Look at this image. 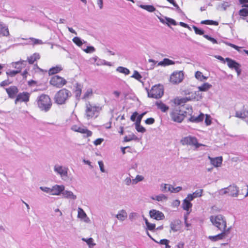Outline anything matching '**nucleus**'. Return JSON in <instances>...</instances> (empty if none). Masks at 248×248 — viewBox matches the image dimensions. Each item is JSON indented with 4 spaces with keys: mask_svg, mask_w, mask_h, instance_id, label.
<instances>
[{
    "mask_svg": "<svg viewBox=\"0 0 248 248\" xmlns=\"http://www.w3.org/2000/svg\"><path fill=\"white\" fill-rule=\"evenodd\" d=\"M38 108L42 111H48L52 106V101L50 97L46 94L40 95L36 100Z\"/></svg>",
    "mask_w": 248,
    "mask_h": 248,
    "instance_id": "obj_1",
    "label": "nucleus"
},
{
    "mask_svg": "<svg viewBox=\"0 0 248 248\" xmlns=\"http://www.w3.org/2000/svg\"><path fill=\"white\" fill-rule=\"evenodd\" d=\"M72 95L71 92L65 88H62L58 91L55 95L54 100L56 103L62 105Z\"/></svg>",
    "mask_w": 248,
    "mask_h": 248,
    "instance_id": "obj_2",
    "label": "nucleus"
},
{
    "mask_svg": "<svg viewBox=\"0 0 248 248\" xmlns=\"http://www.w3.org/2000/svg\"><path fill=\"white\" fill-rule=\"evenodd\" d=\"M171 119L174 122L181 123L186 116V112L183 111L179 108H173L170 113Z\"/></svg>",
    "mask_w": 248,
    "mask_h": 248,
    "instance_id": "obj_3",
    "label": "nucleus"
},
{
    "mask_svg": "<svg viewBox=\"0 0 248 248\" xmlns=\"http://www.w3.org/2000/svg\"><path fill=\"white\" fill-rule=\"evenodd\" d=\"M210 220L215 226L220 231H227V223L224 217L221 215L212 216Z\"/></svg>",
    "mask_w": 248,
    "mask_h": 248,
    "instance_id": "obj_4",
    "label": "nucleus"
},
{
    "mask_svg": "<svg viewBox=\"0 0 248 248\" xmlns=\"http://www.w3.org/2000/svg\"><path fill=\"white\" fill-rule=\"evenodd\" d=\"M147 93L149 97L159 99L164 94L163 86L160 84L155 85L148 91Z\"/></svg>",
    "mask_w": 248,
    "mask_h": 248,
    "instance_id": "obj_5",
    "label": "nucleus"
},
{
    "mask_svg": "<svg viewBox=\"0 0 248 248\" xmlns=\"http://www.w3.org/2000/svg\"><path fill=\"white\" fill-rule=\"evenodd\" d=\"M67 83V80L64 78L59 75L53 76L49 80L50 85L56 88H61Z\"/></svg>",
    "mask_w": 248,
    "mask_h": 248,
    "instance_id": "obj_6",
    "label": "nucleus"
},
{
    "mask_svg": "<svg viewBox=\"0 0 248 248\" xmlns=\"http://www.w3.org/2000/svg\"><path fill=\"white\" fill-rule=\"evenodd\" d=\"M101 109L99 106L91 104L90 102L86 104L85 114L88 119L93 118L96 113H98Z\"/></svg>",
    "mask_w": 248,
    "mask_h": 248,
    "instance_id": "obj_7",
    "label": "nucleus"
},
{
    "mask_svg": "<svg viewBox=\"0 0 248 248\" xmlns=\"http://www.w3.org/2000/svg\"><path fill=\"white\" fill-rule=\"evenodd\" d=\"M180 142L183 145L192 146H194L196 148L203 145L202 144L198 143V140L196 137L191 136L182 138L180 140Z\"/></svg>",
    "mask_w": 248,
    "mask_h": 248,
    "instance_id": "obj_8",
    "label": "nucleus"
},
{
    "mask_svg": "<svg viewBox=\"0 0 248 248\" xmlns=\"http://www.w3.org/2000/svg\"><path fill=\"white\" fill-rule=\"evenodd\" d=\"M184 77L183 71H175L170 75V80L173 84H178L183 81Z\"/></svg>",
    "mask_w": 248,
    "mask_h": 248,
    "instance_id": "obj_9",
    "label": "nucleus"
},
{
    "mask_svg": "<svg viewBox=\"0 0 248 248\" xmlns=\"http://www.w3.org/2000/svg\"><path fill=\"white\" fill-rule=\"evenodd\" d=\"M31 93L27 92H23L19 93L16 97L15 102L16 104L19 102L27 103L30 100Z\"/></svg>",
    "mask_w": 248,
    "mask_h": 248,
    "instance_id": "obj_10",
    "label": "nucleus"
},
{
    "mask_svg": "<svg viewBox=\"0 0 248 248\" xmlns=\"http://www.w3.org/2000/svg\"><path fill=\"white\" fill-rule=\"evenodd\" d=\"M223 194H227L229 196L236 197L238 194V187L235 185H230L227 188L223 189Z\"/></svg>",
    "mask_w": 248,
    "mask_h": 248,
    "instance_id": "obj_11",
    "label": "nucleus"
},
{
    "mask_svg": "<svg viewBox=\"0 0 248 248\" xmlns=\"http://www.w3.org/2000/svg\"><path fill=\"white\" fill-rule=\"evenodd\" d=\"M186 109L188 110V112L190 113V117L188 119V121L191 123H198L200 122H202L204 117V115L203 113H201L200 114L196 117L194 116L191 115V114L192 113V107H189L186 108Z\"/></svg>",
    "mask_w": 248,
    "mask_h": 248,
    "instance_id": "obj_12",
    "label": "nucleus"
},
{
    "mask_svg": "<svg viewBox=\"0 0 248 248\" xmlns=\"http://www.w3.org/2000/svg\"><path fill=\"white\" fill-rule=\"evenodd\" d=\"M226 61L227 62L228 66L230 68H234L237 73L238 75L240 74L241 71L240 65L238 63L229 58H226Z\"/></svg>",
    "mask_w": 248,
    "mask_h": 248,
    "instance_id": "obj_13",
    "label": "nucleus"
},
{
    "mask_svg": "<svg viewBox=\"0 0 248 248\" xmlns=\"http://www.w3.org/2000/svg\"><path fill=\"white\" fill-rule=\"evenodd\" d=\"M149 216L150 217L157 220H163L165 218V216L162 212L155 209L150 211Z\"/></svg>",
    "mask_w": 248,
    "mask_h": 248,
    "instance_id": "obj_14",
    "label": "nucleus"
},
{
    "mask_svg": "<svg viewBox=\"0 0 248 248\" xmlns=\"http://www.w3.org/2000/svg\"><path fill=\"white\" fill-rule=\"evenodd\" d=\"M222 232L215 236H209L208 238L212 241H217L219 240L223 239L230 232V228L227 229V231H221Z\"/></svg>",
    "mask_w": 248,
    "mask_h": 248,
    "instance_id": "obj_15",
    "label": "nucleus"
},
{
    "mask_svg": "<svg viewBox=\"0 0 248 248\" xmlns=\"http://www.w3.org/2000/svg\"><path fill=\"white\" fill-rule=\"evenodd\" d=\"M71 129L75 132H78L81 134H86L87 137H91L92 135V132L87 128L78 127L76 125H73Z\"/></svg>",
    "mask_w": 248,
    "mask_h": 248,
    "instance_id": "obj_16",
    "label": "nucleus"
},
{
    "mask_svg": "<svg viewBox=\"0 0 248 248\" xmlns=\"http://www.w3.org/2000/svg\"><path fill=\"white\" fill-rule=\"evenodd\" d=\"M192 200H190L189 198L187 199V196L183 200L182 207L183 209L187 212V214H189L191 211V207L192 204L191 203Z\"/></svg>",
    "mask_w": 248,
    "mask_h": 248,
    "instance_id": "obj_17",
    "label": "nucleus"
},
{
    "mask_svg": "<svg viewBox=\"0 0 248 248\" xmlns=\"http://www.w3.org/2000/svg\"><path fill=\"white\" fill-rule=\"evenodd\" d=\"M5 90L9 97L11 98H14L15 97H16L18 92V89L16 86H11L9 88H6Z\"/></svg>",
    "mask_w": 248,
    "mask_h": 248,
    "instance_id": "obj_18",
    "label": "nucleus"
},
{
    "mask_svg": "<svg viewBox=\"0 0 248 248\" xmlns=\"http://www.w3.org/2000/svg\"><path fill=\"white\" fill-rule=\"evenodd\" d=\"M64 190V186L56 185L51 188L50 194L52 195H59Z\"/></svg>",
    "mask_w": 248,
    "mask_h": 248,
    "instance_id": "obj_19",
    "label": "nucleus"
},
{
    "mask_svg": "<svg viewBox=\"0 0 248 248\" xmlns=\"http://www.w3.org/2000/svg\"><path fill=\"white\" fill-rule=\"evenodd\" d=\"M191 99L189 97H176L173 100V102L177 106H184L186 102L190 101Z\"/></svg>",
    "mask_w": 248,
    "mask_h": 248,
    "instance_id": "obj_20",
    "label": "nucleus"
},
{
    "mask_svg": "<svg viewBox=\"0 0 248 248\" xmlns=\"http://www.w3.org/2000/svg\"><path fill=\"white\" fill-rule=\"evenodd\" d=\"M13 66L16 68L20 73L21 70L25 67L26 65V62L24 60H20L18 62L12 63Z\"/></svg>",
    "mask_w": 248,
    "mask_h": 248,
    "instance_id": "obj_21",
    "label": "nucleus"
},
{
    "mask_svg": "<svg viewBox=\"0 0 248 248\" xmlns=\"http://www.w3.org/2000/svg\"><path fill=\"white\" fill-rule=\"evenodd\" d=\"M63 70V68L60 65H57L50 68L48 71V74L49 76H53L60 73Z\"/></svg>",
    "mask_w": 248,
    "mask_h": 248,
    "instance_id": "obj_22",
    "label": "nucleus"
},
{
    "mask_svg": "<svg viewBox=\"0 0 248 248\" xmlns=\"http://www.w3.org/2000/svg\"><path fill=\"white\" fill-rule=\"evenodd\" d=\"M208 158L210 160L211 163L216 167L220 166L222 163L223 158L222 156L216 157L215 158L209 156Z\"/></svg>",
    "mask_w": 248,
    "mask_h": 248,
    "instance_id": "obj_23",
    "label": "nucleus"
},
{
    "mask_svg": "<svg viewBox=\"0 0 248 248\" xmlns=\"http://www.w3.org/2000/svg\"><path fill=\"white\" fill-rule=\"evenodd\" d=\"M248 115V110L243 106V109L241 111H237L235 113V116L237 118L242 119H245Z\"/></svg>",
    "mask_w": 248,
    "mask_h": 248,
    "instance_id": "obj_24",
    "label": "nucleus"
},
{
    "mask_svg": "<svg viewBox=\"0 0 248 248\" xmlns=\"http://www.w3.org/2000/svg\"><path fill=\"white\" fill-rule=\"evenodd\" d=\"M157 108L160 109L162 112H166L169 109V107L163 103L162 101H157L155 103Z\"/></svg>",
    "mask_w": 248,
    "mask_h": 248,
    "instance_id": "obj_25",
    "label": "nucleus"
},
{
    "mask_svg": "<svg viewBox=\"0 0 248 248\" xmlns=\"http://www.w3.org/2000/svg\"><path fill=\"white\" fill-rule=\"evenodd\" d=\"M9 35V31L7 27L0 23V37L2 36H8Z\"/></svg>",
    "mask_w": 248,
    "mask_h": 248,
    "instance_id": "obj_26",
    "label": "nucleus"
},
{
    "mask_svg": "<svg viewBox=\"0 0 248 248\" xmlns=\"http://www.w3.org/2000/svg\"><path fill=\"white\" fill-rule=\"evenodd\" d=\"M54 170L59 174H60L62 176H67V169L66 168H63L62 166H56L54 168Z\"/></svg>",
    "mask_w": 248,
    "mask_h": 248,
    "instance_id": "obj_27",
    "label": "nucleus"
},
{
    "mask_svg": "<svg viewBox=\"0 0 248 248\" xmlns=\"http://www.w3.org/2000/svg\"><path fill=\"white\" fill-rule=\"evenodd\" d=\"M82 86L81 84L79 83H77L75 85V89L74 90V93L76 98L79 99L81 93H82Z\"/></svg>",
    "mask_w": 248,
    "mask_h": 248,
    "instance_id": "obj_28",
    "label": "nucleus"
},
{
    "mask_svg": "<svg viewBox=\"0 0 248 248\" xmlns=\"http://www.w3.org/2000/svg\"><path fill=\"white\" fill-rule=\"evenodd\" d=\"M203 192L202 189H198L195 191L192 194H189L187 195V199L189 198L190 200H193L194 198L197 197H200L202 196Z\"/></svg>",
    "mask_w": 248,
    "mask_h": 248,
    "instance_id": "obj_29",
    "label": "nucleus"
},
{
    "mask_svg": "<svg viewBox=\"0 0 248 248\" xmlns=\"http://www.w3.org/2000/svg\"><path fill=\"white\" fill-rule=\"evenodd\" d=\"M40 56L37 53H34L32 55L28 57L27 61L30 64H32L35 61L40 59Z\"/></svg>",
    "mask_w": 248,
    "mask_h": 248,
    "instance_id": "obj_30",
    "label": "nucleus"
},
{
    "mask_svg": "<svg viewBox=\"0 0 248 248\" xmlns=\"http://www.w3.org/2000/svg\"><path fill=\"white\" fill-rule=\"evenodd\" d=\"M212 87V85L207 83H204L202 84L201 86H199L198 87V89L199 91L201 92H206L208 91L209 89H210Z\"/></svg>",
    "mask_w": 248,
    "mask_h": 248,
    "instance_id": "obj_31",
    "label": "nucleus"
},
{
    "mask_svg": "<svg viewBox=\"0 0 248 248\" xmlns=\"http://www.w3.org/2000/svg\"><path fill=\"white\" fill-rule=\"evenodd\" d=\"M195 78L200 81H203L207 79V77L204 76L202 73L200 71H196L195 73Z\"/></svg>",
    "mask_w": 248,
    "mask_h": 248,
    "instance_id": "obj_32",
    "label": "nucleus"
},
{
    "mask_svg": "<svg viewBox=\"0 0 248 248\" xmlns=\"http://www.w3.org/2000/svg\"><path fill=\"white\" fill-rule=\"evenodd\" d=\"M239 14L241 16L246 17L248 16V4L245 5L242 9L239 10Z\"/></svg>",
    "mask_w": 248,
    "mask_h": 248,
    "instance_id": "obj_33",
    "label": "nucleus"
},
{
    "mask_svg": "<svg viewBox=\"0 0 248 248\" xmlns=\"http://www.w3.org/2000/svg\"><path fill=\"white\" fill-rule=\"evenodd\" d=\"M64 198L67 199H71L73 200H75L76 199L77 197L72 192L70 191H65L62 193Z\"/></svg>",
    "mask_w": 248,
    "mask_h": 248,
    "instance_id": "obj_34",
    "label": "nucleus"
},
{
    "mask_svg": "<svg viewBox=\"0 0 248 248\" xmlns=\"http://www.w3.org/2000/svg\"><path fill=\"white\" fill-rule=\"evenodd\" d=\"M140 7L149 12H153L155 11V7L151 5H140Z\"/></svg>",
    "mask_w": 248,
    "mask_h": 248,
    "instance_id": "obj_35",
    "label": "nucleus"
},
{
    "mask_svg": "<svg viewBox=\"0 0 248 248\" xmlns=\"http://www.w3.org/2000/svg\"><path fill=\"white\" fill-rule=\"evenodd\" d=\"M127 217V213L126 212L122 210L117 215L116 217L120 220H124Z\"/></svg>",
    "mask_w": 248,
    "mask_h": 248,
    "instance_id": "obj_36",
    "label": "nucleus"
},
{
    "mask_svg": "<svg viewBox=\"0 0 248 248\" xmlns=\"http://www.w3.org/2000/svg\"><path fill=\"white\" fill-rule=\"evenodd\" d=\"M174 62L172 61L171 60H170L169 59H164L163 60L159 62V64L162 65H172L174 64Z\"/></svg>",
    "mask_w": 248,
    "mask_h": 248,
    "instance_id": "obj_37",
    "label": "nucleus"
},
{
    "mask_svg": "<svg viewBox=\"0 0 248 248\" xmlns=\"http://www.w3.org/2000/svg\"><path fill=\"white\" fill-rule=\"evenodd\" d=\"M78 217L84 219L87 217L86 214L84 211V210L80 207L78 208Z\"/></svg>",
    "mask_w": 248,
    "mask_h": 248,
    "instance_id": "obj_38",
    "label": "nucleus"
},
{
    "mask_svg": "<svg viewBox=\"0 0 248 248\" xmlns=\"http://www.w3.org/2000/svg\"><path fill=\"white\" fill-rule=\"evenodd\" d=\"M201 23L202 24H205V25H215L217 26L218 25V22L216 21L211 20H205L201 21Z\"/></svg>",
    "mask_w": 248,
    "mask_h": 248,
    "instance_id": "obj_39",
    "label": "nucleus"
},
{
    "mask_svg": "<svg viewBox=\"0 0 248 248\" xmlns=\"http://www.w3.org/2000/svg\"><path fill=\"white\" fill-rule=\"evenodd\" d=\"M117 70L120 73L124 74L125 75H128L130 73L129 69L122 66L118 67Z\"/></svg>",
    "mask_w": 248,
    "mask_h": 248,
    "instance_id": "obj_40",
    "label": "nucleus"
},
{
    "mask_svg": "<svg viewBox=\"0 0 248 248\" xmlns=\"http://www.w3.org/2000/svg\"><path fill=\"white\" fill-rule=\"evenodd\" d=\"M72 41L78 46H81L83 45L81 39L78 37H74Z\"/></svg>",
    "mask_w": 248,
    "mask_h": 248,
    "instance_id": "obj_41",
    "label": "nucleus"
},
{
    "mask_svg": "<svg viewBox=\"0 0 248 248\" xmlns=\"http://www.w3.org/2000/svg\"><path fill=\"white\" fill-rule=\"evenodd\" d=\"M145 224L147 226V229L150 231L154 230L155 228V224L154 223H150L147 219L145 220Z\"/></svg>",
    "mask_w": 248,
    "mask_h": 248,
    "instance_id": "obj_42",
    "label": "nucleus"
},
{
    "mask_svg": "<svg viewBox=\"0 0 248 248\" xmlns=\"http://www.w3.org/2000/svg\"><path fill=\"white\" fill-rule=\"evenodd\" d=\"M136 129L139 132L144 133L145 132V128L140 124V123H136Z\"/></svg>",
    "mask_w": 248,
    "mask_h": 248,
    "instance_id": "obj_43",
    "label": "nucleus"
},
{
    "mask_svg": "<svg viewBox=\"0 0 248 248\" xmlns=\"http://www.w3.org/2000/svg\"><path fill=\"white\" fill-rule=\"evenodd\" d=\"M169 240L166 239H163L160 240L159 242H157L158 243H159L161 245H165L166 248H170V246L169 245Z\"/></svg>",
    "mask_w": 248,
    "mask_h": 248,
    "instance_id": "obj_44",
    "label": "nucleus"
},
{
    "mask_svg": "<svg viewBox=\"0 0 248 248\" xmlns=\"http://www.w3.org/2000/svg\"><path fill=\"white\" fill-rule=\"evenodd\" d=\"M82 240L83 241H85L87 243V244L89 246V247L91 246H93L95 245V243H93V239L92 238H89L88 239H85L84 238H82Z\"/></svg>",
    "mask_w": 248,
    "mask_h": 248,
    "instance_id": "obj_45",
    "label": "nucleus"
},
{
    "mask_svg": "<svg viewBox=\"0 0 248 248\" xmlns=\"http://www.w3.org/2000/svg\"><path fill=\"white\" fill-rule=\"evenodd\" d=\"M136 139V136L134 134H132L131 135H130L129 137L127 136H125L124 137V142H128Z\"/></svg>",
    "mask_w": 248,
    "mask_h": 248,
    "instance_id": "obj_46",
    "label": "nucleus"
},
{
    "mask_svg": "<svg viewBox=\"0 0 248 248\" xmlns=\"http://www.w3.org/2000/svg\"><path fill=\"white\" fill-rule=\"evenodd\" d=\"M169 190L172 192H178L182 190V187L180 186H178L176 188H174L172 186L169 185Z\"/></svg>",
    "mask_w": 248,
    "mask_h": 248,
    "instance_id": "obj_47",
    "label": "nucleus"
},
{
    "mask_svg": "<svg viewBox=\"0 0 248 248\" xmlns=\"http://www.w3.org/2000/svg\"><path fill=\"white\" fill-rule=\"evenodd\" d=\"M19 71L16 70H11L9 71L6 72V75L8 76H10L11 77L15 76L17 74L19 73Z\"/></svg>",
    "mask_w": 248,
    "mask_h": 248,
    "instance_id": "obj_48",
    "label": "nucleus"
},
{
    "mask_svg": "<svg viewBox=\"0 0 248 248\" xmlns=\"http://www.w3.org/2000/svg\"><path fill=\"white\" fill-rule=\"evenodd\" d=\"M166 20L168 25H172L176 26L177 25L176 22L173 19L169 17H166Z\"/></svg>",
    "mask_w": 248,
    "mask_h": 248,
    "instance_id": "obj_49",
    "label": "nucleus"
},
{
    "mask_svg": "<svg viewBox=\"0 0 248 248\" xmlns=\"http://www.w3.org/2000/svg\"><path fill=\"white\" fill-rule=\"evenodd\" d=\"M193 28L196 34L200 35H203L204 34V31L201 29H199L197 27L193 26Z\"/></svg>",
    "mask_w": 248,
    "mask_h": 248,
    "instance_id": "obj_50",
    "label": "nucleus"
},
{
    "mask_svg": "<svg viewBox=\"0 0 248 248\" xmlns=\"http://www.w3.org/2000/svg\"><path fill=\"white\" fill-rule=\"evenodd\" d=\"M143 179V177L141 175H137L135 179L132 180V184H136L139 182L142 181Z\"/></svg>",
    "mask_w": 248,
    "mask_h": 248,
    "instance_id": "obj_51",
    "label": "nucleus"
},
{
    "mask_svg": "<svg viewBox=\"0 0 248 248\" xmlns=\"http://www.w3.org/2000/svg\"><path fill=\"white\" fill-rule=\"evenodd\" d=\"M93 94V91L91 89H88L85 93L83 96L84 99L88 98L89 96H91Z\"/></svg>",
    "mask_w": 248,
    "mask_h": 248,
    "instance_id": "obj_52",
    "label": "nucleus"
},
{
    "mask_svg": "<svg viewBox=\"0 0 248 248\" xmlns=\"http://www.w3.org/2000/svg\"><path fill=\"white\" fill-rule=\"evenodd\" d=\"M225 44L227 45V46H230L233 48H234L235 49L237 50L238 51H240V48H241L240 47H239L238 46H237L235 45H234L233 44H232L231 43H229V42H225Z\"/></svg>",
    "mask_w": 248,
    "mask_h": 248,
    "instance_id": "obj_53",
    "label": "nucleus"
},
{
    "mask_svg": "<svg viewBox=\"0 0 248 248\" xmlns=\"http://www.w3.org/2000/svg\"><path fill=\"white\" fill-rule=\"evenodd\" d=\"M30 39L31 40L33 45L42 44V41L38 39L34 38H30Z\"/></svg>",
    "mask_w": 248,
    "mask_h": 248,
    "instance_id": "obj_54",
    "label": "nucleus"
},
{
    "mask_svg": "<svg viewBox=\"0 0 248 248\" xmlns=\"http://www.w3.org/2000/svg\"><path fill=\"white\" fill-rule=\"evenodd\" d=\"M132 77L135 78L137 80H140L141 78V76L138 71H134Z\"/></svg>",
    "mask_w": 248,
    "mask_h": 248,
    "instance_id": "obj_55",
    "label": "nucleus"
},
{
    "mask_svg": "<svg viewBox=\"0 0 248 248\" xmlns=\"http://www.w3.org/2000/svg\"><path fill=\"white\" fill-rule=\"evenodd\" d=\"M12 83L11 81H10L9 79H6L0 83V86L1 87H4L9 85Z\"/></svg>",
    "mask_w": 248,
    "mask_h": 248,
    "instance_id": "obj_56",
    "label": "nucleus"
},
{
    "mask_svg": "<svg viewBox=\"0 0 248 248\" xmlns=\"http://www.w3.org/2000/svg\"><path fill=\"white\" fill-rule=\"evenodd\" d=\"M203 36L204 38H205L207 40L211 41L213 44L217 43V41L215 38H212V37L208 36V35H203Z\"/></svg>",
    "mask_w": 248,
    "mask_h": 248,
    "instance_id": "obj_57",
    "label": "nucleus"
},
{
    "mask_svg": "<svg viewBox=\"0 0 248 248\" xmlns=\"http://www.w3.org/2000/svg\"><path fill=\"white\" fill-rule=\"evenodd\" d=\"M155 122V120L153 118H149L145 120V123L147 124H152Z\"/></svg>",
    "mask_w": 248,
    "mask_h": 248,
    "instance_id": "obj_58",
    "label": "nucleus"
},
{
    "mask_svg": "<svg viewBox=\"0 0 248 248\" xmlns=\"http://www.w3.org/2000/svg\"><path fill=\"white\" fill-rule=\"evenodd\" d=\"M95 50L93 46H87L86 49H84V51L86 52V53H91L93 52Z\"/></svg>",
    "mask_w": 248,
    "mask_h": 248,
    "instance_id": "obj_59",
    "label": "nucleus"
},
{
    "mask_svg": "<svg viewBox=\"0 0 248 248\" xmlns=\"http://www.w3.org/2000/svg\"><path fill=\"white\" fill-rule=\"evenodd\" d=\"M172 4L177 10H180V7L179 5L175 2L174 0H166Z\"/></svg>",
    "mask_w": 248,
    "mask_h": 248,
    "instance_id": "obj_60",
    "label": "nucleus"
},
{
    "mask_svg": "<svg viewBox=\"0 0 248 248\" xmlns=\"http://www.w3.org/2000/svg\"><path fill=\"white\" fill-rule=\"evenodd\" d=\"M98 163L99 166V168H100V170L101 171V172H104L105 169H104V163H103V161H99L98 162Z\"/></svg>",
    "mask_w": 248,
    "mask_h": 248,
    "instance_id": "obj_61",
    "label": "nucleus"
},
{
    "mask_svg": "<svg viewBox=\"0 0 248 248\" xmlns=\"http://www.w3.org/2000/svg\"><path fill=\"white\" fill-rule=\"evenodd\" d=\"M205 123L207 125H209L211 124V120L210 116L206 115V118L205 119Z\"/></svg>",
    "mask_w": 248,
    "mask_h": 248,
    "instance_id": "obj_62",
    "label": "nucleus"
},
{
    "mask_svg": "<svg viewBox=\"0 0 248 248\" xmlns=\"http://www.w3.org/2000/svg\"><path fill=\"white\" fill-rule=\"evenodd\" d=\"M146 114V112H143L141 114H140V115H139L138 117H137V120H136V123H140V122L141 121V119L142 118V117H143V116Z\"/></svg>",
    "mask_w": 248,
    "mask_h": 248,
    "instance_id": "obj_63",
    "label": "nucleus"
},
{
    "mask_svg": "<svg viewBox=\"0 0 248 248\" xmlns=\"http://www.w3.org/2000/svg\"><path fill=\"white\" fill-rule=\"evenodd\" d=\"M104 140L101 138L97 139L95 140L93 143L95 145H98L101 144V143Z\"/></svg>",
    "mask_w": 248,
    "mask_h": 248,
    "instance_id": "obj_64",
    "label": "nucleus"
}]
</instances>
